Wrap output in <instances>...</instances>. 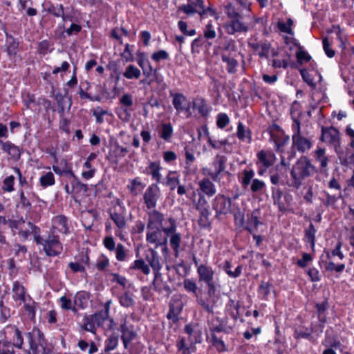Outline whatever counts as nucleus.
<instances>
[{
    "label": "nucleus",
    "mask_w": 354,
    "mask_h": 354,
    "mask_svg": "<svg viewBox=\"0 0 354 354\" xmlns=\"http://www.w3.org/2000/svg\"><path fill=\"white\" fill-rule=\"evenodd\" d=\"M225 12L230 21L225 24V29L228 34L234 35L236 32H247L253 29L250 22L244 21L245 18H250V15L245 16L241 12L239 8L232 4H227L225 7Z\"/></svg>",
    "instance_id": "f257e3e1"
},
{
    "label": "nucleus",
    "mask_w": 354,
    "mask_h": 354,
    "mask_svg": "<svg viewBox=\"0 0 354 354\" xmlns=\"http://www.w3.org/2000/svg\"><path fill=\"white\" fill-rule=\"evenodd\" d=\"M27 225L32 229L34 234L35 241L37 245H41L43 250L48 257H56L59 255L63 251V244L59 241V237L50 232V234L45 238L39 235V228L31 222H28Z\"/></svg>",
    "instance_id": "f03ea898"
},
{
    "label": "nucleus",
    "mask_w": 354,
    "mask_h": 354,
    "mask_svg": "<svg viewBox=\"0 0 354 354\" xmlns=\"http://www.w3.org/2000/svg\"><path fill=\"white\" fill-rule=\"evenodd\" d=\"M319 169L314 165L308 157L302 156L292 166L290 176L292 178V186L299 189L303 180L313 176L318 172Z\"/></svg>",
    "instance_id": "7ed1b4c3"
},
{
    "label": "nucleus",
    "mask_w": 354,
    "mask_h": 354,
    "mask_svg": "<svg viewBox=\"0 0 354 354\" xmlns=\"http://www.w3.org/2000/svg\"><path fill=\"white\" fill-rule=\"evenodd\" d=\"M292 136V145L291 151L288 152V160L295 157L296 150L301 153L308 152L313 147V142L310 138L303 136L301 131V122L298 119L293 120Z\"/></svg>",
    "instance_id": "20e7f679"
},
{
    "label": "nucleus",
    "mask_w": 354,
    "mask_h": 354,
    "mask_svg": "<svg viewBox=\"0 0 354 354\" xmlns=\"http://www.w3.org/2000/svg\"><path fill=\"white\" fill-rule=\"evenodd\" d=\"M28 348L25 350L26 354H52L44 334L38 328H33L26 333Z\"/></svg>",
    "instance_id": "39448f33"
},
{
    "label": "nucleus",
    "mask_w": 354,
    "mask_h": 354,
    "mask_svg": "<svg viewBox=\"0 0 354 354\" xmlns=\"http://www.w3.org/2000/svg\"><path fill=\"white\" fill-rule=\"evenodd\" d=\"M197 273L198 275V281L204 282L206 284L207 288V294L214 304V297H215L216 292V283L214 281V271L212 267L205 264H201L198 266Z\"/></svg>",
    "instance_id": "423d86ee"
},
{
    "label": "nucleus",
    "mask_w": 354,
    "mask_h": 354,
    "mask_svg": "<svg viewBox=\"0 0 354 354\" xmlns=\"http://www.w3.org/2000/svg\"><path fill=\"white\" fill-rule=\"evenodd\" d=\"M236 205V203H232L231 198L218 194L214 198L212 203V208L216 212L215 218L218 220H221V216L227 215L230 213Z\"/></svg>",
    "instance_id": "0eeeda50"
},
{
    "label": "nucleus",
    "mask_w": 354,
    "mask_h": 354,
    "mask_svg": "<svg viewBox=\"0 0 354 354\" xmlns=\"http://www.w3.org/2000/svg\"><path fill=\"white\" fill-rule=\"evenodd\" d=\"M227 157L217 154L213 160L210 167L203 169V174L209 176L214 181H220V174L224 171L227 162Z\"/></svg>",
    "instance_id": "6e6552de"
},
{
    "label": "nucleus",
    "mask_w": 354,
    "mask_h": 354,
    "mask_svg": "<svg viewBox=\"0 0 354 354\" xmlns=\"http://www.w3.org/2000/svg\"><path fill=\"white\" fill-rule=\"evenodd\" d=\"M120 106L117 109L116 113L118 118L124 121L129 122L133 111V97L130 93H124L119 98Z\"/></svg>",
    "instance_id": "1a4fd4ad"
},
{
    "label": "nucleus",
    "mask_w": 354,
    "mask_h": 354,
    "mask_svg": "<svg viewBox=\"0 0 354 354\" xmlns=\"http://www.w3.org/2000/svg\"><path fill=\"white\" fill-rule=\"evenodd\" d=\"M5 342L12 344L17 348L21 349L24 345L22 332L15 325H8L2 332Z\"/></svg>",
    "instance_id": "9d476101"
},
{
    "label": "nucleus",
    "mask_w": 354,
    "mask_h": 354,
    "mask_svg": "<svg viewBox=\"0 0 354 354\" xmlns=\"http://www.w3.org/2000/svg\"><path fill=\"white\" fill-rule=\"evenodd\" d=\"M270 138L275 145L277 152L283 153V147L289 140V136L285 135L283 131L276 124H273L269 129Z\"/></svg>",
    "instance_id": "9b49d317"
},
{
    "label": "nucleus",
    "mask_w": 354,
    "mask_h": 354,
    "mask_svg": "<svg viewBox=\"0 0 354 354\" xmlns=\"http://www.w3.org/2000/svg\"><path fill=\"white\" fill-rule=\"evenodd\" d=\"M319 140L336 148L340 146V133L333 126L329 127L322 126Z\"/></svg>",
    "instance_id": "f8f14e48"
},
{
    "label": "nucleus",
    "mask_w": 354,
    "mask_h": 354,
    "mask_svg": "<svg viewBox=\"0 0 354 354\" xmlns=\"http://www.w3.org/2000/svg\"><path fill=\"white\" fill-rule=\"evenodd\" d=\"M119 330L122 333L121 339L124 348H129L130 352L133 354L132 348L129 347V344L137 336L136 333L133 330V326L128 325L127 318L124 317L121 320Z\"/></svg>",
    "instance_id": "ddd939ff"
},
{
    "label": "nucleus",
    "mask_w": 354,
    "mask_h": 354,
    "mask_svg": "<svg viewBox=\"0 0 354 354\" xmlns=\"http://www.w3.org/2000/svg\"><path fill=\"white\" fill-rule=\"evenodd\" d=\"M160 196V189L156 184H151L147 188L143 194L142 200L148 209H151L156 207Z\"/></svg>",
    "instance_id": "4468645a"
},
{
    "label": "nucleus",
    "mask_w": 354,
    "mask_h": 354,
    "mask_svg": "<svg viewBox=\"0 0 354 354\" xmlns=\"http://www.w3.org/2000/svg\"><path fill=\"white\" fill-rule=\"evenodd\" d=\"M67 175L68 183H70L71 186V192L73 193L72 197L75 201H77V198L80 195H84L87 192V185L82 183L73 171H68Z\"/></svg>",
    "instance_id": "2eb2a0df"
},
{
    "label": "nucleus",
    "mask_w": 354,
    "mask_h": 354,
    "mask_svg": "<svg viewBox=\"0 0 354 354\" xmlns=\"http://www.w3.org/2000/svg\"><path fill=\"white\" fill-rule=\"evenodd\" d=\"M50 232L55 234L56 232L68 234L69 232L68 218L64 215L54 216L52 219V227Z\"/></svg>",
    "instance_id": "dca6fc26"
},
{
    "label": "nucleus",
    "mask_w": 354,
    "mask_h": 354,
    "mask_svg": "<svg viewBox=\"0 0 354 354\" xmlns=\"http://www.w3.org/2000/svg\"><path fill=\"white\" fill-rule=\"evenodd\" d=\"M260 209H254L250 214L247 215V221L244 229L250 234L257 232L259 225H262V222L259 220Z\"/></svg>",
    "instance_id": "f3484780"
},
{
    "label": "nucleus",
    "mask_w": 354,
    "mask_h": 354,
    "mask_svg": "<svg viewBox=\"0 0 354 354\" xmlns=\"http://www.w3.org/2000/svg\"><path fill=\"white\" fill-rule=\"evenodd\" d=\"M147 261L154 271L155 279L153 282L154 289L158 291H161L160 288H158L156 283L158 275L159 274V270L161 268L158 253L153 249L150 250L149 254L147 256Z\"/></svg>",
    "instance_id": "a211bd4d"
},
{
    "label": "nucleus",
    "mask_w": 354,
    "mask_h": 354,
    "mask_svg": "<svg viewBox=\"0 0 354 354\" xmlns=\"http://www.w3.org/2000/svg\"><path fill=\"white\" fill-rule=\"evenodd\" d=\"M110 217L118 228L115 232V236L120 238V239H123L124 235L122 232L127 227L125 216L120 213L111 212Z\"/></svg>",
    "instance_id": "6ab92c4d"
},
{
    "label": "nucleus",
    "mask_w": 354,
    "mask_h": 354,
    "mask_svg": "<svg viewBox=\"0 0 354 354\" xmlns=\"http://www.w3.org/2000/svg\"><path fill=\"white\" fill-rule=\"evenodd\" d=\"M313 157L316 162L319 163V169L322 172H326L329 158L326 154L325 148L317 147L313 152Z\"/></svg>",
    "instance_id": "aec40b11"
},
{
    "label": "nucleus",
    "mask_w": 354,
    "mask_h": 354,
    "mask_svg": "<svg viewBox=\"0 0 354 354\" xmlns=\"http://www.w3.org/2000/svg\"><path fill=\"white\" fill-rule=\"evenodd\" d=\"M169 226L162 227V231L167 236H171L170 244L177 257V234L175 233L176 222L174 219H169Z\"/></svg>",
    "instance_id": "412c9836"
},
{
    "label": "nucleus",
    "mask_w": 354,
    "mask_h": 354,
    "mask_svg": "<svg viewBox=\"0 0 354 354\" xmlns=\"http://www.w3.org/2000/svg\"><path fill=\"white\" fill-rule=\"evenodd\" d=\"M13 299L15 301H19L21 303H26L27 299L30 300V297L26 294L24 286L19 281H15L12 285Z\"/></svg>",
    "instance_id": "4be33fe9"
},
{
    "label": "nucleus",
    "mask_w": 354,
    "mask_h": 354,
    "mask_svg": "<svg viewBox=\"0 0 354 354\" xmlns=\"http://www.w3.org/2000/svg\"><path fill=\"white\" fill-rule=\"evenodd\" d=\"M328 308V303L326 300L322 303H317L315 304V308L319 322V332H323L325 323L327 321L326 310Z\"/></svg>",
    "instance_id": "5701e85b"
},
{
    "label": "nucleus",
    "mask_w": 354,
    "mask_h": 354,
    "mask_svg": "<svg viewBox=\"0 0 354 354\" xmlns=\"http://www.w3.org/2000/svg\"><path fill=\"white\" fill-rule=\"evenodd\" d=\"M147 241L150 243L156 244V246L165 245L167 242L166 237H162V231L160 228L156 230H149L147 234Z\"/></svg>",
    "instance_id": "b1692460"
},
{
    "label": "nucleus",
    "mask_w": 354,
    "mask_h": 354,
    "mask_svg": "<svg viewBox=\"0 0 354 354\" xmlns=\"http://www.w3.org/2000/svg\"><path fill=\"white\" fill-rule=\"evenodd\" d=\"M163 216L158 211L153 210L148 213L147 230L161 228Z\"/></svg>",
    "instance_id": "393cba45"
},
{
    "label": "nucleus",
    "mask_w": 354,
    "mask_h": 354,
    "mask_svg": "<svg viewBox=\"0 0 354 354\" xmlns=\"http://www.w3.org/2000/svg\"><path fill=\"white\" fill-rule=\"evenodd\" d=\"M6 50L8 55L12 58L17 55L19 48V41L12 35L6 33Z\"/></svg>",
    "instance_id": "a878e982"
},
{
    "label": "nucleus",
    "mask_w": 354,
    "mask_h": 354,
    "mask_svg": "<svg viewBox=\"0 0 354 354\" xmlns=\"http://www.w3.org/2000/svg\"><path fill=\"white\" fill-rule=\"evenodd\" d=\"M221 59L226 64V70L228 73L234 74L236 73L239 62L234 57L231 56L230 53H223L221 54Z\"/></svg>",
    "instance_id": "bb28decb"
},
{
    "label": "nucleus",
    "mask_w": 354,
    "mask_h": 354,
    "mask_svg": "<svg viewBox=\"0 0 354 354\" xmlns=\"http://www.w3.org/2000/svg\"><path fill=\"white\" fill-rule=\"evenodd\" d=\"M145 184L142 182L139 177H136L129 180V183L127 185V189L133 196H138L140 194L144 188Z\"/></svg>",
    "instance_id": "cd10ccee"
},
{
    "label": "nucleus",
    "mask_w": 354,
    "mask_h": 354,
    "mask_svg": "<svg viewBox=\"0 0 354 354\" xmlns=\"http://www.w3.org/2000/svg\"><path fill=\"white\" fill-rule=\"evenodd\" d=\"M115 259L120 262L128 261L132 257L131 251L122 243H118L115 250Z\"/></svg>",
    "instance_id": "c85d7f7f"
},
{
    "label": "nucleus",
    "mask_w": 354,
    "mask_h": 354,
    "mask_svg": "<svg viewBox=\"0 0 354 354\" xmlns=\"http://www.w3.org/2000/svg\"><path fill=\"white\" fill-rule=\"evenodd\" d=\"M236 136L240 140L247 144L251 143L252 140L251 130L246 128L241 122H239L237 126Z\"/></svg>",
    "instance_id": "c756f323"
},
{
    "label": "nucleus",
    "mask_w": 354,
    "mask_h": 354,
    "mask_svg": "<svg viewBox=\"0 0 354 354\" xmlns=\"http://www.w3.org/2000/svg\"><path fill=\"white\" fill-rule=\"evenodd\" d=\"M258 162L261 164L263 167L269 168L273 165L274 155L272 153H267L264 150L259 151L257 154Z\"/></svg>",
    "instance_id": "7c9ffc66"
},
{
    "label": "nucleus",
    "mask_w": 354,
    "mask_h": 354,
    "mask_svg": "<svg viewBox=\"0 0 354 354\" xmlns=\"http://www.w3.org/2000/svg\"><path fill=\"white\" fill-rule=\"evenodd\" d=\"M241 308L239 301H235L233 299H230L228 303L226 304V311L230 315V317L236 321L239 317V309Z\"/></svg>",
    "instance_id": "2f4dec72"
},
{
    "label": "nucleus",
    "mask_w": 354,
    "mask_h": 354,
    "mask_svg": "<svg viewBox=\"0 0 354 354\" xmlns=\"http://www.w3.org/2000/svg\"><path fill=\"white\" fill-rule=\"evenodd\" d=\"M191 102L183 95L178 93V113L182 112L186 118L192 115Z\"/></svg>",
    "instance_id": "473e14b6"
},
{
    "label": "nucleus",
    "mask_w": 354,
    "mask_h": 354,
    "mask_svg": "<svg viewBox=\"0 0 354 354\" xmlns=\"http://www.w3.org/2000/svg\"><path fill=\"white\" fill-rule=\"evenodd\" d=\"M201 192L208 196L216 194V187L214 183L207 178H203L198 183Z\"/></svg>",
    "instance_id": "72a5a7b5"
},
{
    "label": "nucleus",
    "mask_w": 354,
    "mask_h": 354,
    "mask_svg": "<svg viewBox=\"0 0 354 354\" xmlns=\"http://www.w3.org/2000/svg\"><path fill=\"white\" fill-rule=\"evenodd\" d=\"M120 304L124 308H132L134 306L135 295L129 290H127L118 297Z\"/></svg>",
    "instance_id": "f704fd0d"
},
{
    "label": "nucleus",
    "mask_w": 354,
    "mask_h": 354,
    "mask_svg": "<svg viewBox=\"0 0 354 354\" xmlns=\"http://www.w3.org/2000/svg\"><path fill=\"white\" fill-rule=\"evenodd\" d=\"M193 108L196 109L199 114L206 118L209 115L210 109L209 108L206 101L203 97H196L193 102Z\"/></svg>",
    "instance_id": "c9c22d12"
},
{
    "label": "nucleus",
    "mask_w": 354,
    "mask_h": 354,
    "mask_svg": "<svg viewBox=\"0 0 354 354\" xmlns=\"http://www.w3.org/2000/svg\"><path fill=\"white\" fill-rule=\"evenodd\" d=\"M254 171L253 169H244L238 176L239 180L243 189H247L254 179Z\"/></svg>",
    "instance_id": "e433bc0d"
},
{
    "label": "nucleus",
    "mask_w": 354,
    "mask_h": 354,
    "mask_svg": "<svg viewBox=\"0 0 354 354\" xmlns=\"http://www.w3.org/2000/svg\"><path fill=\"white\" fill-rule=\"evenodd\" d=\"M1 148L3 151L8 153L12 158H19L20 156V151L18 147L9 141H0Z\"/></svg>",
    "instance_id": "4c0bfd02"
},
{
    "label": "nucleus",
    "mask_w": 354,
    "mask_h": 354,
    "mask_svg": "<svg viewBox=\"0 0 354 354\" xmlns=\"http://www.w3.org/2000/svg\"><path fill=\"white\" fill-rule=\"evenodd\" d=\"M127 270L129 272H131L133 270H140L143 272V274L146 275L149 274L150 272V269L148 265L143 259L135 260L128 268Z\"/></svg>",
    "instance_id": "58836bf2"
},
{
    "label": "nucleus",
    "mask_w": 354,
    "mask_h": 354,
    "mask_svg": "<svg viewBox=\"0 0 354 354\" xmlns=\"http://www.w3.org/2000/svg\"><path fill=\"white\" fill-rule=\"evenodd\" d=\"M317 229L315 225L310 223L308 227L304 230V239L308 242L311 248L314 250L315 245V234Z\"/></svg>",
    "instance_id": "ea45409f"
},
{
    "label": "nucleus",
    "mask_w": 354,
    "mask_h": 354,
    "mask_svg": "<svg viewBox=\"0 0 354 354\" xmlns=\"http://www.w3.org/2000/svg\"><path fill=\"white\" fill-rule=\"evenodd\" d=\"M184 332L188 335V343H190L191 346L201 342V337L194 331V325L192 324L185 325Z\"/></svg>",
    "instance_id": "a19ab883"
},
{
    "label": "nucleus",
    "mask_w": 354,
    "mask_h": 354,
    "mask_svg": "<svg viewBox=\"0 0 354 354\" xmlns=\"http://www.w3.org/2000/svg\"><path fill=\"white\" fill-rule=\"evenodd\" d=\"M129 152V150L126 147H123L118 144H115L114 146L113 149L112 150V152L111 153V156L113 158V161L118 164L119 160L125 157L127 153Z\"/></svg>",
    "instance_id": "79ce46f5"
},
{
    "label": "nucleus",
    "mask_w": 354,
    "mask_h": 354,
    "mask_svg": "<svg viewBox=\"0 0 354 354\" xmlns=\"http://www.w3.org/2000/svg\"><path fill=\"white\" fill-rule=\"evenodd\" d=\"M232 267V266L231 262L230 261H225V263H223V266H222V268L229 277L232 278L239 277L242 273L243 266H238L234 271H232L231 270Z\"/></svg>",
    "instance_id": "37998d69"
},
{
    "label": "nucleus",
    "mask_w": 354,
    "mask_h": 354,
    "mask_svg": "<svg viewBox=\"0 0 354 354\" xmlns=\"http://www.w3.org/2000/svg\"><path fill=\"white\" fill-rule=\"evenodd\" d=\"M141 75L140 70L134 65L130 64L126 67L123 76L128 80L138 79Z\"/></svg>",
    "instance_id": "c03bdc74"
},
{
    "label": "nucleus",
    "mask_w": 354,
    "mask_h": 354,
    "mask_svg": "<svg viewBox=\"0 0 354 354\" xmlns=\"http://www.w3.org/2000/svg\"><path fill=\"white\" fill-rule=\"evenodd\" d=\"M199 218L198 220V225L203 228H209L212 222L209 218L210 212L209 209H203L199 211Z\"/></svg>",
    "instance_id": "a18cd8bd"
},
{
    "label": "nucleus",
    "mask_w": 354,
    "mask_h": 354,
    "mask_svg": "<svg viewBox=\"0 0 354 354\" xmlns=\"http://www.w3.org/2000/svg\"><path fill=\"white\" fill-rule=\"evenodd\" d=\"M119 343V337L116 335H111L104 341V348L103 351L110 353L117 348Z\"/></svg>",
    "instance_id": "49530a36"
},
{
    "label": "nucleus",
    "mask_w": 354,
    "mask_h": 354,
    "mask_svg": "<svg viewBox=\"0 0 354 354\" xmlns=\"http://www.w3.org/2000/svg\"><path fill=\"white\" fill-rule=\"evenodd\" d=\"M88 297L85 292H78L74 297V304L80 308H85L88 305Z\"/></svg>",
    "instance_id": "de8ad7c7"
},
{
    "label": "nucleus",
    "mask_w": 354,
    "mask_h": 354,
    "mask_svg": "<svg viewBox=\"0 0 354 354\" xmlns=\"http://www.w3.org/2000/svg\"><path fill=\"white\" fill-rule=\"evenodd\" d=\"M230 214L233 215L236 226H239L240 227H243L245 223L244 214L241 212V209L237 204L233 207Z\"/></svg>",
    "instance_id": "09e8293b"
},
{
    "label": "nucleus",
    "mask_w": 354,
    "mask_h": 354,
    "mask_svg": "<svg viewBox=\"0 0 354 354\" xmlns=\"http://www.w3.org/2000/svg\"><path fill=\"white\" fill-rule=\"evenodd\" d=\"M293 24V20L291 18H288L286 23H284L282 21H279L277 24V26L281 32L293 35L294 32L292 28Z\"/></svg>",
    "instance_id": "8fccbe9b"
},
{
    "label": "nucleus",
    "mask_w": 354,
    "mask_h": 354,
    "mask_svg": "<svg viewBox=\"0 0 354 354\" xmlns=\"http://www.w3.org/2000/svg\"><path fill=\"white\" fill-rule=\"evenodd\" d=\"M271 191L274 204L277 205L279 209L281 210L282 207H283V204L281 202V198L283 194V191L277 187H272Z\"/></svg>",
    "instance_id": "3c124183"
},
{
    "label": "nucleus",
    "mask_w": 354,
    "mask_h": 354,
    "mask_svg": "<svg viewBox=\"0 0 354 354\" xmlns=\"http://www.w3.org/2000/svg\"><path fill=\"white\" fill-rule=\"evenodd\" d=\"M39 183L44 188L54 185L55 183L54 174L51 171H48L42 175L39 178Z\"/></svg>",
    "instance_id": "603ef678"
},
{
    "label": "nucleus",
    "mask_w": 354,
    "mask_h": 354,
    "mask_svg": "<svg viewBox=\"0 0 354 354\" xmlns=\"http://www.w3.org/2000/svg\"><path fill=\"white\" fill-rule=\"evenodd\" d=\"M211 337L212 344L217 350L218 352L221 353L227 351V348L224 341L221 338L218 337L216 334L211 335Z\"/></svg>",
    "instance_id": "864d4df0"
},
{
    "label": "nucleus",
    "mask_w": 354,
    "mask_h": 354,
    "mask_svg": "<svg viewBox=\"0 0 354 354\" xmlns=\"http://www.w3.org/2000/svg\"><path fill=\"white\" fill-rule=\"evenodd\" d=\"M194 150L190 146L186 145L184 148V154L185 158L186 168H189V166L195 161Z\"/></svg>",
    "instance_id": "5fc2aeb1"
},
{
    "label": "nucleus",
    "mask_w": 354,
    "mask_h": 354,
    "mask_svg": "<svg viewBox=\"0 0 354 354\" xmlns=\"http://www.w3.org/2000/svg\"><path fill=\"white\" fill-rule=\"evenodd\" d=\"M165 184L171 190H174L177 187V174L176 171H169L165 178Z\"/></svg>",
    "instance_id": "6e6d98bb"
},
{
    "label": "nucleus",
    "mask_w": 354,
    "mask_h": 354,
    "mask_svg": "<svg viewBox=\"0 0 354 354\" xmlns=\"http://www.w3.org/2000/svg\"><path fill=\"white\" fill-rule=\"evenodd\" d=\"M325 196L326 197V201L324 202V205L326 207L333 206L336 202L342 197V193H334L330 194L329 193L324 192Z\"/></svg>",
    "instance_id": "4d7b16f0"
},
{
    "label": "nucleus",
    "mask_w": 354,
    "mask_h": 354,
    "mask_svg": "<svg viewBox=\"0 0 354 354\" xmlns=\"http://www.w3.org/2000/svg\"><path fill=\"white\" fill-rule=\"evenodd\" d=\"M82 327L85 330L95 333L97 326L95 324V322H94V319L92 318L91 315H88L84 317Z\"/></svg>",
    "instance_id": "13d9d810"
},
{
    "label": "nucleus",
    "mask_w": 354,
    "mask_h": 354,
    "mask_svg": "<svg viewBox=\"0 0 354 354\" xmlns=\"http://www.w3.org/2000/svg\"><path fill=\"white\" fill-rule=\"evenodd\" d=\"M266 188V184L263 181L254 178L250 183V191L252 193H261Z\"/></svg>",
    "instance_id": "bf43d9fd"
},
{
    "label": "nucleus",
    "mask_w": 354,
    "mask_h": 354,
    "mask_svg": "<svg viewBox=\"0 0 354 354\" xmlns=\"http://www.w3.org/2000/svg\"><path fill=\"white\" fill-rule=\"evenodd\" d=\"M272 286L270 282L262 281L258 288V293L263 295V299H267L270 292V288Z\"/></svg>",
    "instance_id": "052dcab7"
},
{
    "label": "nucleus",
    "mask_w": 354,
    "mask_h": 354,
    "mask_svg": "<svg viewBox=\"0 0 354 354\" xmlns=\"http://www.w3.org/2000/svg\"><path fill=\"white\" fill-rule=\"evenodd\" d=\"M173 133V129L170 124H163L160 131V136L163 140L168 141Z\"/></svg>",
    "instance_id": "680f3d73"
},
{
    "label": "nucleus",
    "mask_w": 354,
    "mask_h": 354,
    "mask_svg": "<svg viewBox=\"0 0 354 354\" xmlns=\"http://www.w3.org/2000/svg\"><path fill=\"white\" fill-rule=\"evenodd\" d=\"M299 72L304 82H306L312 88H315L316 84L314 82L313 78L308 70L306 68H301L299 70Z\"/></svg>",
    "instance_id": "e2e57ef3"
},
{
    "label": "nucleus",
    "mask_w": 354,
    "mask_h": 354,
    "mask_svg": "<svg viewBox=\"0 0 354 354\" xmlns=\"http://www.w3.org/2000/svg\"><path fill=\"white\" fill-rule=\"evenodd\" d=\"M194 345L191 346L190 343H185L184 337L180 339V343L178 344V351H182V354H191V352L194 351Z\"/></svg>",
    "instance_id": "0e129e2a"
},
{
    "label": "nucleus",
    "mask_w": 354,
    "mask_h": 354,
    "mask_svg": "<svg viewBox=\"0 0 354 354\" xmlns=\"http://www.w3.org/2000/svg\"><path fill=\"white\" fill-rule=\"evenodd\" d=\"M14 348L12 344L0 339V354H15Z\"/></svg>",
    "instance_id": "69168bd1"
},
{
    "label": "nucleus",
    "mask_w": 354,
    "mask_h": 354,
    "mask_svg": "<svg viewBox=\"0 0 354 354\" xmlns=\"http://www.w3.org/2000/svg\"><path fill=\"white\" fill-rule=\"evenodd\" d=\"M92 318L94 319V322L97 327L102 326L104 322L109 319V315H105L102 312L100 311L94 315H91Z\"/></svg>",
    "instance_id": "338daca9"
},
{
    "label": "nucleus",
    "mask_w": 354,
    "mask_h": 354,
    "mask_svg": "<svg viewBox=\"0 0 354 354\" xmlns=\"http://www.w3.org/2000/svg\"><path fill=\"white\" fill-rule=\"evenodd\" d=\"M296 57L299 64L302 65L310 61L311 56L303 48L296 53Z\"/></svg>",
    "instance_id": "774afa93"
}]
</instances>
